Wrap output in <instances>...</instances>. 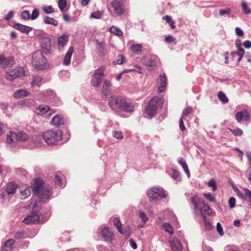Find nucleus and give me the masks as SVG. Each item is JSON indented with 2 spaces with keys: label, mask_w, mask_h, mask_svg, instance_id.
<instances>
[{
  "label": "nucleus",
  "mask_w": 251,
  "mask_h": 251,
  "mask_svg": "<svg viewBox=\"0 0 251 251\" xmlns=\"http://www.w3.org/2000/svg\"><path fill=\"white\" fill-rule=\"evenodd\" d=\"M109 105L112 109L120 108L130 113L134 110L133 106L122 97H111Z\"/></svg>",
  "instance_id": "f257e3e1"
},
{
  "label": "nucleus",
  "mask_w": 251,
  "mask_h": 251,
  "mask_svg": "<svg viewBox=\"0 0 251 251\" xmlns=\"http://www.w3.org/2000/svg\"><path fill=\"white\" fill-rule=\"evenodd\" d=\"M62 132L59 129L48 130L42 134L44 141L49 146L55 145L62 139Z\"/></svg>",
  "instance_id": "f03ea898"
},
{
  "label": "nucleus",
  "mask_w": 251,
  "mask_h": 251,
  "mask_svg": "<svg viewBox=\"0 0 251 251\" xmlns=\"http://www.w3.org/2000/svg\"><path fill=\"white\" fill-rule=\"evenodd\" d=\"M31 186L33 193L38 197L45 200L50 197V189L43 186V181L41 179H35Z\"/></svg>",
  "instance_id": "7ed1b4c3"
},
{
  "label": "nucleus",
  "mask_w": 251,
  "mask_h": 251,
  "mask_svg": "<svg viewBox=\"0 0 251 251\" xmlns=\"http://www.w3.org/2000/svg\"><path fill=\"white\" fill-rule=\"evenodd\" d=\"M164 103V100L158 97H153L150 100L145 109V112L150 118L156 114L157 110L161 107Z\"/></svg>",
  "instance_id": "20e7f679"
},
{
  "label": "nucleus",
  "mask_w": 251,
  "mask_h": 251,
  "mask_svg": "<svg viewBox=\"0 0 251 251\" xmlns=\"http://www.w3.org/2000/svg\"><path fill=\"white\" fill-rule=\"evenodd\" d=\"M31 63L37 70H44L49 67L46 58L40 50H37L33 53Z\"/></svg>",
  "instance_id": "39448f33"
},
{
  "label": "nucleus",
  "mask_w": 251,
  "mask_h": 251,
  "mask_svg": "<svg viewBox=\"0 0 251 251\" xmlns=\"http://www.w3.org/2000/svg\"><path fill=\"white\" fill-rule=\"evenodd\" d=\"M147 195L151 201L158 199L165 198L167 197L164 190L160 187H153L147 192Z\"/></svg>",
  "instance_id": "423d86ee"
},
{
  "label": "nucleus",
  "mask_w": 251,
  "mask_h": 251,
  "mask_svg": "<svg viewBox=\"0 0 251 251\" xmlns=\"http://www.w3.org/2000/svg\"><path fill=\"white\" fill-rule=\"evenodd\" d=\"M104 72V68L103 67H100L95 70L91 78V84L94 87H98L101 84Z\"/></svg>",
  "instance_id": "0eeeda50"
},
{
  "label": "nucleus",
  "mask_w": 251,
  "mask_h": 251,
  "mask_svg": "<svg viewBox=\"0 0 251 251\" xmlns=\"http://www.w3.org/2000/svg\"><path fill=\"white\" fill-rule=\"evenodd\" d=\"M37 202L35 201L33 205L32 210L33 211L30 214L27 216L23 221V222L26 224H30L35 223L38 221L39 219V215L38 210L36 209V206Z\"/></svg>",
  "instance_id": "6e6552de"
},
{
  "label": "nucleus",
  "mask_w": 251,
  "mask_h": 251,
  "mask_svg": "<svg viewBox=\"0 0 251 251\" xmlns=\"http://www.w3.org/2000/svg\"><path fill=\"white\" fill-rule=\"evenodd\" d=\"M25 75V71L22 68H16L7 72L6 73L5 77L9 81H13L16 78Z\"/></svg>",
  "instance_id": "1a4fd4ad"
},
{
  "label": "nucleus",
  "mask_w": 251,
  "mask_h": 251,
  "mask_svg": "<svg viewBox=\"0 0 251 251\" xmlns=\"http://www.w3.org/2000/svg\"><path fill=\"white\" fill-rule=\"evenodd\" d=\"M122 3L117 0H114L110 2V5L114 9L115 13L119 15H123L125 12V10L122 6Z\"/></svg>",
  "instance_id": "9d476101"
},
{
  "label": "nucleus",
  "mask_w": 251,
  "mask_h": 251,
  "mask_svg": "<svg viewBox=\"0 0 251 251\" xmlns=\"http://www.w3.org/2000/svg\"><path fill=\"white\" fill-rule=\"evenodd\" d=\"M167 85V78L165 75H159V78L158 81L157 91L159 93H162L166 89Z\"/></svg>",
  "instance_id": "9b49d317"
},
{
  "label": "nucleus",
  "mask_w": 251,
  "mask_h": 251,
  "mask_svg": "<svg viewBox=\"0 0 251 251\" xmlns=\"http://www.w3.org/2000/svg\"><path fill=\"white\" fill-rule=\"evenodd\" d=\"M19 197L21 199H26L31 194L30 189L25 185L21 186L19 188Z\"/></svg>",
  "instance_id": "f8f14e48"
},
{
  "label": "nucleus",
  "mask_w": 251,
  "mask_h": 251,
  "mask_svg": "<svg viewBox=\"0 0 251 251\" xmlns=\"http://www.w3.org/2000/svg\"><path fill=\"white\" fill-rule=\"evenodd\" d=\"M101 234L107 241H111L114 239L113 233L108 227H104L101 230Z\"/></svg>",
  "instance_id": "ddd939ff"
},
{
  "label": "nucleus",
  "mask_w": 251,
  "mask_h": 251,
  "mask_svg": "<svg viewBox=\"0 0 251 251\" xmlns=\"http://www.w3.org/2000/svg\"><path fill=\"white\" fill-rule=\"evenodd\" d=\"M170 244L173 251H181L182 247L181 243L176 238L170 240Z\"/></svg>",
  "instance_id": "4468645a"
},
{
  "label": "nucleus",
  "mask_w": 251,
  "mask_h": 251,
  "mask_svg": "<svg viewBox=\"0 0 251 251\" xmlns=\"http://www.w3.org/2000/svg\"><path fill=\"white\" fill-rule=\"evenodd\" d=\"M12 60L11 58L5 57L3 55H0V67L5 68L12 65Z\"/></svg>",
  "instance_id": "2eb2a0df"
},
{
  "label": "nucleus",
  "mask_w": 251,
  "mask_h": 251,
  "mask_svg": "<svg viewBox=\"0 0 251 251\" xmlns=\"http://www.w3.org/2000/svg\"><path fill=\"white\" fill-rule=\"evenodd\" d=\"M235 117L236 120L239 123L241 122L242 119L247 121L250 118V114L246 110L237 112Z\"/></svg>",
  "instance_id": "dca6fc26"
},
{
  "label": "nucleus",
  "mask_w": 251,
  "mask_h": 251,
  "mask_svg": "<svg viewBox=\"0 0 251 251\" xmlns=\"http://www.w3.org/2000/svg\"><path fill=\"white\" fill-rule=\"evenodd\" d=\"M42 82V78L39 76H34L31 82V87L33 89L39 88Z\"/></svg>",
  "instance_id": "f3484780"
},
{
  "label": "nucleus",
  "mask_w": 251,
  "mask_h": 251,
  "mask_svg": "<svg viewBox=\"0 0 251 251\" xmlns=\"http://www.w3.org/2000/svg\"><path fill=\"white\" fill-rule=\"evenodd\" d=\"M14 27L15 29L19 30L21 32L25 33H29L32 29V28L31 27L23 25L21 24H15L14 25Z\"/></svg>",
  "instance_id": "a211bd4d"
},
{
  "label": "nucleus",
  "mask_w": 251,
  "mask_h": 251,
  "mask_svg": "<svg viewBox=\"0 0 251 251\" xmlns=\"http://www.w3.org/2000/svg\"><path fill=\"white\" fill-rule=\"evenodd\" d=\"M201 205L202 206L200 208V211L202 216L204 214L211 215L213 213L212 210L203 201L201 202Z\"/></svg>",
  "instance_id": "6ab92c4d"
},
{
  "label": "nucleus",
  "mask_w": 251,
  "mask_h": 251,
  "mask_svg": "<svg viewBox=\"0 0 251 251\" xmlns=\"http://www.w3.org/2000/svg\"><path fill=\"white\" fill-rule=\"evenodd\" d=\"M111 84L110 81L105 79L103 82V84L102 85L101 92L103 95L105 96H107L109 95L110 93V87Z\"/></svg>",
  "instance_id": "aec40b11"
},
{
  "label": "nucleus",
  "mask_w": 251,
  "mask_h": 251,
  "mask_svg": "<svg viewBox=\"0 0 251 251\" xmlns=\"http://www.w3.org/2000/svg\"><path fill=\"white\" fill-rule=\"evenodd\" d=\"M15 240L14 239H9L6 241L4 245L2 247V251H11L13 249Z\"/></svg>",
  "instance_id": "412c9836"
},
{
  "label": "nucleus",
  "mask_w": 251,
  "mask_h": 251,
  "mask_svg": "<svg viewBox=\"0 0 251 251\" xmlns=\"http://www.w3.org/2000/svg\"><path fill=\"white\" fill-rule=\"evenodd\" d=\"M16 141H17V133L13 131H9L6 136L7 143L11 144Z\"/></svg>",
  "instance_id": "4be33fe9"
},
{
  "label": "nucleus",
  "mask_w": 251,
  "mask_h": 251,
  "mask_svg": "<svg viewBox=\"0 0 251 251\" xmlns=\"http://www.w3.org/2000/svg\"><path fill=\"white\" fill-rule=\"evenodd\" d=\"M157 58L156 57L153 59L148 60L145 63L148 69L150 71H152L155 69L156 66Z\"/></svg>",
  "instance_id": "5701e85b"
},
{
  "label": "nucleus",
  "mask_w": 251,
  "mask_h": 251,
  "mask_svg": "<svg viewBox=\"0 0 251 251\" xmlns=\"http://www.w3.org/2000/svg\"><path fill=\"white\" fill-rule=\"evenodd\" d=\"M34 104V101L32 99H27L19 101L17 105L21 107H23L25 106H33Z\"/></svg>",
  "instance_id": "b1692460"
},
{
  "label": "nucleus",
  "mask_w": 251,
  "mask_h": 251,
  "mask_svg": "<svg viewBox=\"0 0 251 251\" xmlns=\"http://www.w3.org/2000/svg\"><path fill=\"white\" fill-rule=\"evenodd\" d=\"M64 121L62 116L60 115H56L54 116L51 121V124L53 125L58 126L62 124H63Z\"/></svg>",
  "instance_id": "393cba45"
},
{
  "label": "nucleus",
  "mask_w": 251,
  "mask_h": 251,
  "mask_svg": "<svg viewBox=\"0 0 251 251\" xmlns=\"http://www.w3.org/2000/svg\"><path fill=\"white\" fill-rule=\"evenodd\" d=\"M68 36L63 35L58 38V49L60 50H62L68 41Z\"/></svg>",
  "instance_id": "a878e982"
},
{
  "label": "nucleus",
  "mask_w": 251,
  "mask_h": 251,
  "mask_svg": "<svg viewBox=\"0 0 251 251\" xmlns=\"http://www.w3.org/2000/svg\"><path fill=\"white\" fill-rule=\"evenodd\" d=\"M50 111V108L48 106L41 105L36 108L35 112L37 115H42L45 114L47 112Z\"/></svg>",
  "instance_id": "bb28decb"
},
{
  "label": "nucleus",
  "mask_w": 251,
  "mask_h": 251,
  "mask_svg": "<svg viewBox=\"0 0 251 251\" xmlns=\"http://www.w3.org/2000/svg\"><path fill=\"white\" fill-rule=\"evenodd\" d=\"M41 46L42 49L48 51L50 49V41L48 38H43L41 41Z\"/></svg>",
  "instance_id": "cd10ccee"
},
{
  "label": "nucleus",
  "mask_w": 251,
  "mask_h": 251,
  "mask_svg": "<svg viewBox=\"0 0 251 251\" xmlns=\"http://www.w3.org/2000/svg\"><path fill=\"white\" fill-rule=\"evenodd\" d=\"M74 51V48L73 46L70 47L67 53L66 54L64 58V64L68 65L70 63V60L72 55Z\"/></svg>",
  "instance_id": "c85d7f7f"
},
{
  "label": "nucleus",
  "mask_w": 251,
  "mask_h": 251,
  "mask_svg": "<svg viewBox=\"0 0 251 251\" xmlns=\"http://www.w3.org/2000/svg\"><path fill=\"white\" fill-rule=\"evenodd\" d=\"M30 95V93L25 90L20 89L17 91L14 94V97L17 99H21L23 97L28 96Z\"/></svg>",
  "instance_id": "c756f323"
},
{
  "label": "nucleus",
  "mask_w": 251,
  "mask_h": 251,
  "mask_svg": "<svg viewBox=\"0 0 251 251\" xmlns=\"http://www.w3.org/2000/svg\"><path fill=\"white\" fill-rule=\"evenodd\" d=\"M17 188V186L15 183L13 182H9L7 185L6 192L8 195L13 194L15 193Z\"/></svg>",
  "instance_id": "7c9ffc66"
},
{
  "label": "nucleus",
  "mask_w": 251,
  "mask_h": 251,
  "mask_svg": "<svg viewBox=\"0 0 251 251\" xmlns=\"http://www.w3.org/2000/svg\"><path fill=\"white\" fill-rule=\"evenodd\" d=\"M44 22L46 24L51 25L55 26H57L58 24V22L56 20L47 16L44 17Z\"/></svg>",
  "instance_id": "2f4dec72"
},
{
  "label": "nucleus",
  "mask_w": 251,
  "mask_h": 251,
  "mask_svg": "<svg viewBox=\"0 0 251 251\" xmlns=\"http://www.w3.org/2000/svg\"><path fill=\"white\" fill-rule=\"evenodd\" d=\"M131 51L136 54H141L142 50V45L140 44H134L131 46Z\"/></svg>",
  "instance_id": "473e14b6"
},
{
  "label": "nucleus",
  "mask_w": 251,
  "mask_h": 251,
  "mask_svg": "<svg viewBox=\"0 0 251 251\" xmlns=\"http://www.w3.org/2000/svg\"><path fill=\"white\" fill-rule=\"evenodd\" d=\"M17 141L25 142L27 140L29 136L24 132H19L17 133Z\"/></svg>",
  "instance_id": "72a5a7b5"
},
{
  "label": "nucleus",
  "mask_w": 251,
  "mask_h": 251,
  "mask_svg": "<svg viewBox=\"0 0 251 251\" xmlns=\"http://www.w3.org/2000/svg\"><path fill=\"white\" fill-rule=\"evenodd\" d=\"M191 201L193 204L195 209L197 210L199 208V203L201 204V202L200 201L198 196L197 195H196L192 197L191 198Z\"/></svg>",
  "instance_id": "f704fd0d"
},
{
  "label": "nucleus",
  "mask_w": 251,
  "mask_h": 251,
  "mask_svg": "<svg viewBox=\"0 0 251 251\" xmlns=\"http://www.w3.org/2000/svg\"><path fill=\"white\" fill-rule=\"evenodd\" d=\"M109 31L111 33L119 36H122L123 34V31L119 28L114 26L111 27Z\"/></svg>",
  "instance_id": "c9c22d12"
},
{
  "label": "nucleus",
  "mask_w": 251,
  "mask_h": 251,
  "mask_svg": "<svg viewBox=\"0 0 251 251\" xmlns=\"http://www.w3.org/2000/svg\"><path fill=\"white\" fill-rule=\"evenodd\" d=\"M178 163L182 166L185 172L186 173L188 177H189L190 174L185 161L181 158L178 161Z\"/></svg>",
  "instance_id": "e433bc0d"
},
{
  "label": "nucleus",
  "mask_w": 251,
  "mask_h": 251,
  "mask_svg": "<svg viewBox=\"0 0 251 251\" xmlns=\"http://www.w3.org/2000/svg\"><path fill=\"white\" fill-rule=\"evenodd\" d=\"M119 232L126 236H129L131 234V229L129 226H126L123 230L121 228Z\"/></svg>",
  "instance_id": "4c0bfd02"
},
{
  "label": "nucleus",
  "mask_w": 251,
  "mask_h": 251,
  "mask_svg": "<svg viewBox=\"0 0 251 251\" xmlns=\"http://www.w3.org/2000/svg\"><path fill=\"white\" fill-rule=\"evenodd\" d=\"M162 227L166 232H168L170 234H173L174 229L170 224L167 223H164Z\"/></svg>",
  "instance_id": "58836bf2"
},
{
  "label": "nucleus",
  "mask_w": 251,
  "mask_h": 251,
  "mask_svg": "<svg viewBox=\"0 0 251 251\" xmlns=\"http://www.w3.org/2000/svg\"><path fill=\"white\" fill-rule=\"evenodd\" d=\"M218 97L219 99L223 103H227L228 102V99L223 92L221 91L219 92Z\"/></svg>",
  "instance_id": "ea45409f"
},
{
  "label": "nucleus",
  "mask_w": 251,
  "mask_h": 251,
  "mask_svg": "<svg viewBox=\"0 0 251 251\" xmlns=\"http://www.w3.org/2000/svg\"><path fill=\"white\" fill-rule=\"evenodd\" d=\"M162 19L165 20L170 25L172 28L173 29L175 27V23L170 16H165L162 18Z\"/></svg>",
  "instance_id": "a19ab883"
},
{
  "label": "nucleus",
  "mask_w": 251,
  "mask_h": 251,
  "mask_svg": "<svg viewBox=\"0 0 251 251\" xmlns=\"http://www.w3.org/2000/svg\"><path fill=\"white\" fill-rule=\"evenodd\" d=\"M32 141L36 146H40L42 141L41 138L39 135H35L32 137Z\"/></svg>",
  "instance_id": "79ce46f5"
},
{
  "label": "nucleus",
  "mask_w": 251,
  "mask_h": 251,
  "mask_svg": "<svg viewBox=\"0 0 251 251\" xmlns=\"http://www.w3.org/2000/svg\"><path fill=\"white\" fill-rule=\"evenodd\" d=\"M172 177L176 181H179L181 180L179 172L175 169L173 170Z\"/></svg>",
  "instance_id": "37998d69"
},
{
  "label": "nucleus",
  "mask_w": 251,
  "mask_h": 251,
  "mask_svg": "<svg viewBox=\"0 0 251 251\" xmlns=\"http://www.w3.org/2000/svg\"><path fill=\"white\" fill-rule=\"evenodd\" d=\"M42 10L47 14L52 13L54 11L53 8L50 5L43 6Z\"/></svg>",
  "instance_id": "c03bdc74"
},
{
  "label": "nucleus",
  "mask_w": 251,
  "mask_h": 251,
  "mask_svg": "<svg viewBox=\"0 0 251 251\" xmlns=\"http://www.w3.org/2000/svg\"><path fill=\"white\" fill-rule=\"evenodd\" d=\"M102 15H103L102 11H97L93 12L91 14L90 17L92 18L99 19L101 17Z\"/></svg>",
  "instance_id": "a18cd8bd"
},
{
  "label": "nucleus",
  "mask_w": 251,
  "mask_h": 251,
  "mask_svg": "<svg viewBox=\"0 0 251 251\" xmlns=\"http://www.w3.org/2000/svg\"><path fill=\"white\" fill-rule=\"evenodd\" d=\"M113 136L117 139H122L124 138L123 133L120 131H114L113 132Z\"/></svg>",
  "instance_id": "49530a36"
},
{
  "label": "nucleus",
  "mask_w": 251,
  "mask_h": 251,
  "mask_svg": "<svg viewBox=\"0 0 251 251\" xmlns=\"http://www.w3.org/2000/svg\"><path fill=\"white\" fill-rule=\"evenodd\" d=\"M193 110L190 107H186L182 112V118H184L187 115L192 113Z\"/></svg>",
  "instance_id": "de8ad7c7"
},
{
  "label": "nucleus",
  "mask_w": 251,
  "mask_h": 251,
  "mask_svg": "<svg viewBox=\"0 0 251 251\" xmlns=\"http://www.w3.org/2000/svg\"><path fill=\"white\" fill-rule=\"evenodd\" d=\"M241 6L242 7L243 12L246 14H251V10L249 9L247 6L246 3L242 2L241 3Z\"/></svg>",
  "instance_id": "09e8293b"
},
{
  "label": "nucleus",
  "mask_w": 251,
  "mask_h": 251,
  "mask_svg": "<svg viewBox=\"0 0 251 251\" xmlns=\"http://www.w3.org/2000/svg\"><path fill=\"white\" fill-rule=\"evenodd\" d=\"M113 223L114 226L117 227L118 231H120L121 229V224L119 218H115L113 220Z\"/></svg>",
  "instance_id": "8fccbe9b"
},
{
  "label": "nucleus",
  "mask_w": 251,
  "mask_h": 251,
  "mask_svg": "<svg viewBox=\"0 0 251 251\" xmlns=\"http://www.w3.org/2000/svg\"><path fill=\"white\" fill-rule=\"evenodd\" d=\"M204 197L206 199L211 202H214L215 201V199L214 197L210 193H204L203 194Z\"/></svg>",
  "instance_id": "3c124183"
},
{
  "label": "nucleus",
  "mask_w": 251,
  "mask_h": 251,
  "mask_svg": "<svg viewBox=\"0 0 251 251\" xmlns=\"http://www.w3.org/2000/svg\"><path fill=\"white\" fill-rule=\"evenodd\" d=\"M139 216H140V218L141 219L142 221L144 223H145L148 220V218L147 216V215L143 211H139Z\"/></svg>",
  "instance_id": "603ef678"
},
{
  "label": "nucleus",
  "mask_w": 251,
  "mask_h": 251,
  "mask_svg": "<svg viewBox=\"0 0 251 251\" xmlns=\"http://www.w3.org/2000/svg\"><path fill=\"white\" fill-rule=\"evenodd\" d=\"M58 5L59 9L61 11H63L66 6V0H60L58 3Z\"/></svg>",
  "instance_id": "864d4df0"
},
{
  "label": "nucleus",
  "mask_w": 251,
  "mask_h": 251,
  "mask_svg": "<svg viewBox=\"0 0 251 251\" xmlns=\"http://www.w3.org/2000/svg\"><path fill=\"white\" fill-rule=\"evenodd\" d=\"M230 131L233 134H234L235 135H237V136H241L243 134V131L239 128H237L236 129H230Z\"/></svg>",
  "instance_id": "5fc2aeb1"
},
{
  "label": "nucleus",
  "mask_w": 251,
  "mask_h": 251,
  "mask_svg": "<svg viewBox=\"0 0 251 251\" xmlns=\"http://www.w3.org/2000/svg\"><path fill=\"white\" fill-rule=\"evenodd\" d=\"M208 185L209 187L212 188V190L215 191L217 189L215 181L214 179H211L208 182Z\"/></svg>",
  "instance_id": "6e6d98bb"
},
{
  "label": "nucleus",
  "mask_w": 251,
  "mask_h": 251,
  "mask_svg": "<svg viewBox=\"0 0 251 251\" xmlns=\"http://www.w3.org/2000/svg\"><path fill=\"white\" fill-rule=\"evenodd\" d=\"M21 17L22 19L27 20L30 19V14L28 11H24L21 14Z\"/></svg>",
  "instance_id": "4d7b16f0"
},
{
  "label": "nucleus",
  "mask_w": 251,
  "mask_h": 251,
  "mask_svg": "<svg viewBox=\"0 0 251 251\" xmlns=\"http://www.w3.org/2000/svg\"><path fill=\"white\" fill-rule=\"evenodd\" d=\"M39 11L37 9H34L32 11V14H31V16H30V18L31 20H34L36 19L39 16Z\"/></svg>",
  "instance_id": "13d9d810"
},
{
  "label": "nucleus",
  "mask_w": 251,
  "mask_h": 251,
  "mask_svg": "<svg viewBox=\"0 0 251 251\" xmlns=\"http://www.w3.org/2000/svg\"><path fill=\"white\" fill-rule=\"evenodd\" d=\"M243 191L245 197L248 198L251 202V191L247 188H244Z\"/></svg>",
  "instance_id": "bf43d9fd"
},
{
  "label": "nucleus",
  "mask_w": 251,
  "mask_h": 251,
  "mask_svg": "<svg viewBox=\"0 0 251 251\" xmlns=\"http://www.w3.org/2000/svg\"><path fill=\"white\" fill-rule=\"evenodd\" d=\"M231 12V10L230 8H226L225 9H220L219 10V14L221 16H223L224 15H228L230 14Z\"/></svg>",
  "instance_id": "052dcab7"
},
{
  "label": "nucleus",
  "mask_w": 251,
  "mask_h": 251,
  "mask_svg": "<svg viewBox=\"0 0 251 251\" xmlns=\"http://www.w3.org/2000/svg\"><path fill=\"white\" fill-rule=\"evenodd\" d=\"M175 38L171 35H168L165 38V42L169 43L175 42Z\"/></svg>",
  "instance_id": "680f3d73"
},
{
  "label": "nucleus",
  "mask_w": 251,
  "mask_h": 251,
  "mask_svg": "<svg viewBox=\"0 0 251 251\" xmlns=\"http://www.w3.org/2000/svg\"><path fill=\"white\" fill-rule=\"evenodd\" d=\"M216 228L218 232L220 235L222 236L224 235V233L223 230V228L219 223L217 224Z\"/></svg>",
  "instance_id": "e2e57ef3"
},
{
  "label": "nucleus",
  "mask_w": 251,
  "mask_h": 251,
  "mask_svg": "<svg viewBox=\"0 0 251 251\" xmlns=\"http://www.w3.org/2000/svg\"><path fill=\"white\" fill-rule=\"evenodd\" d=\"M229 205L231 208L234 207L235 205V199L234 198H230L228 201Z\"/></svg>",
  "instance_id": "0e129e2a"
},
{
  "label": "nucleus",
  "mask_w": 251,
  "mask_h": 251,
  "mask_svg": "<svg viewBox=\"0 0 251 251\" xmlns=\"http://www.w3.org/2000/svg\"><path fill=\"white\" fill-rule=\"evenodd\" d=\"M232 54L244 55L245 50L243 48H239L237 52H232Z\"/></svg>",
  "instance_id": "69168bd1"
},
{
  "label": "nucleus",
  "mask_w": 251,
  "mask_h": 251,
  "mask_svg": "<svg viewBox=\"0 0 251 251\" xmlns=\"http://www.w3.org/2000/svg\"><path fill=\"white\" fill-rule=\"evenodd\" d=\"M235 33L237 35L239 36H242L243 35V30L239 27H237L235 28Z\"/></svg>",
  "instance_id": "338daca9"
},
{
  "label": "nucleus",
  "mask_w": 251,
  "mask_h": 251,
  "mask_svg": "<svg viewBox=\"0 0 251 251\" xmlns=\"http://www.w3.org/2000/svg\"><path fill=\"white\" fill-rule=\"evenodd\" d=\"M243 46L246 49H250L251 48V42L249 40H246L243 43Z\"/></svg>",
  "instance_id": "774afa93"
}]
</instances>
